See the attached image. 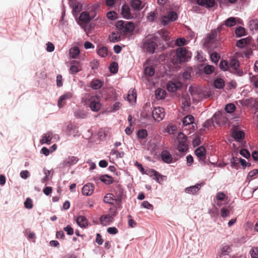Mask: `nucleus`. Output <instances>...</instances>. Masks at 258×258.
Returning a JSON list of instances; mask_svg holds the SVG:
<instances>
[{"instance_id":"32","label":"nucleus","mask_w":258,"mask_h":258,"mask_svg":"<svg viewBox=\"0 0 258 258\" xmlns=\"http://www.w3.org/2000/svg\"><path fill=\"white\" fill-rule=\"evenodd\" d=\"M80 52V49L78 47H72L70 49V56L73 58H77Z\"/></svg>"},{"instance_id":"23","label":"nucleus","mask_w":258,"mask_h":258,"mask_svg":"<svg viewBox=\"0 0 258 258\" xmlns=\"http://www.w3.org/2000/svg\"><path fill=\"white\" fill-rule=\"evenodd\" d=\"M76 222L82 228H86L88 226V220L83 216H79L76 220Z\"/></svg>"},{"instance_id":"59","label":"nucleus","mask_w":258,"mask_h":258,"mask_svg":"<svg viewBox=\"0 0 258 258\" xmlns=\"http://www.w3.org/2000/svg\"><path fill=\"white\" fill-rule=\"evenodd\" d=\"M231 251V248L228 245H225L222 249V254L223 255H228Z\"/></svg>"},{"instance_id":"22","label":"nucleus","mask_w":258,"mask_h":258,"mask_svg":"<svg viewBox=\"0 0 258 258\" xmlns=\"http://www.w3.org/2000/svg\"><path fill=\"white\" fill-rule=\"evenodd\" d=\"M113 220V217L110 215H102L100 218L101 224L103 225H107L110 224Z\"/></svg>"},{"instance_id":"40","label":"nucleus","mask_w":258,"mask_h":258,"mask_svg":"<svg viewBox=\"0 0 258 258\" xmlns=\"http://www.w3.org/2000/svg\"><path fill=\"white\" fill-rule=\"evenodd\" d=\"M236 107L235 105L233 103H229L227 104L225 106V111L229 113H232L234 112L235 110Z\"/></svg>"},{"instance_id":"50","label":"nucleus","mask_w":258,"mask_h":258,"mask_svg":"<svg viewBox=\"0 0 258 258\" xmlns=\"http://www.w3.org/2000/svg\"><path fill=\"white\" fill-rule=\"evenodd\" d=\"M210 57L213 62L216 63L219 61L220 56L218 53L213 52L211 54Z\"/></svg>"},{"instance_id":"42","label":"nucleus","mask_w":258,"mask_h":258,"mask_svg":"<svg viewBox=\"0 0 258 258\" xmlns=\"http://www.w3.org/2000/svg\"><path fill=\"white\" fill-rule=\"evenodd\" d=\"M177 130L176 126L173 124H169L166 128V131L169 134H174Z\"/></svg>"},{"instance_id":"27","label":"nucleus","mask_w":258,"mask_h":258,"mask_svg":"<svg viewBox=\"0 0 258 258\" xmlns=\"http://www.w3.org/2000/svg\"><path fill=\"white\" fill-rule=\"evenodd\" d=\"M195 121L194 117L191 115H188L182 119V123L184 126L192 124Z\"/></svg>"},{"instance_id":"24","label":"nucleus","mask_w":258,"mask_h":258,"mask_svg":"<svg viewBox=\"0 0 258 258\" xmlns=\"http://www.w3.org/2000/svg\"><path fill=\"white\" fill-rule=\"evenodd\" d=\"M144 73L146 75L152 77L155 74V69L153 66H146V64L144 63Z\"/></svg>"},{"instance_id":"34","label":"nucleus","mask_w":258,"mask_h":258,"mask_svg":"<svg viewBox=\"0 0 258 258\" xmlns=\"http://www.w3.org/2000/svg\"><path fill=\"white\" fill-rule=\"evenodd\" d=\"M100 180L102 182L107 184H110L113 181V178L107 175H103L101 176L100 177Z\"/></svg>"},{"instance_id":"64","label":"nucleus","mask_w":258,"mask_h":258,"mask_svg":"<svg viewBox=\"0 0 258 258\" xmlns=\"http://www.w3.org/2000/svg\"><path fill=\"white\" fill-rule=\"evenodd\" d=\"M185 39L183 38H177L176 40L175 43L176 45L180 46L185 45Z\"/></svg>"},{"instance_id":"20","label":"nucleus","mask_w":258,"mask_h":258,"mask_svg":"<svg viewBox=\"0 0 258 258\" xmlns=\"http://www.w3.org/2000/svg\"><path fill=\"white\" fill-rule=\"evenodd\" d=\"M201 187V184H196L195 185L191 186L190 187H186L185 189V192L186 193L194 195L197 194L200 189Z\"/></svg>"},{"instance_id":"61","label":"nucleus","mask_w":258,"mask_h":258,"mask_svg":"<svg viewBox=\"0 0 258 258\" xmlns=\"http://www.w3.org/2000/svg\"><path fill=\"white\" fill-rule=\"evenodd\" d=\"M63 230L67 232V234L69 235H72L74 234V229L69 225L67 226L66 227H64Z\"/></svg>"},{"instance_id":"6","label":"nucleus","mask_w":258,"mask_h":258,"mask_svg":"<svg viewBox=\"0 0 258 258\" xmlns=\"http://www.w3.org/2000/svg\"><path fill=\"white\" fill-rule=\"evenodd\" d=\"M227 120L226 114L220 112L215 113L212 118V122L219 125L226 123Z\"/></svg>"},{"instance_id":"58","label":"nucleus","mask_w":258,"mask_h":258,"mask_svg":"<svg viewBox=\"0 0 258 258\" xmlns=\"http://www.w3.org/2000/svg\"><path fill=\"white\" fill-rule=\"evenodd\" d=\"M141 206H142L143 208H146V209H150V210H152L153 209V206L152 204H151L150 203H149L147 201H144L142 203Z\"/></svg>"},{"instance_id":"57","label":"nucleus","mask_w":258,"mask_h":258,"mask_svg":"<svg viewBox=\"0 0 258 258\" xmlns=\"http://www.w3.org/2000/svg\"><path fill=\"white\" fill-rule=\"evenodd\" d=\"M240 154L243 157H244L247 159L249 157H250V153L249 152V151L247 150H246L245 149H241L240 151Z\"/></svg>"},{"instance_id":"17","label":"nucleus","mask_w":258,"mask_h":258,"mask_svg":"<svg viewBox=\"0 0 258 258\" xmlns=\"http://www.w3.org/2000/svg\"><path fill=\"white\" fill-rule=\"evenodd\" d=\"M103 201L104 203L110 205H117V201L115 199L114 195L113 194L108 193L104 197Z\"/></svg>"},{"instance_id":"19","label":"nucleus","mask_w":258,"mask_h":258,"mask_svg":"<svg viewBox=\"0 0 258 258\" xmlns=\"http://www.w3.org/2000/svg\"><path fill=\"white\" fill-rule=\"evenodd\" d=\"M141 167V171L143 173L150 174V175L153 177L154 179L156 180V181H159V177H161V176L159 174V173L154 169H150L149 170V173H146V172H144V168L141 165H140Z\"/></svg>"},{"instance_id":"9","label":"nucleus","mask_w":258,"mask_h":258,"mask_svg":"<svg viewBox=\"0 0 258 258\" xmlns=\"http://www.w3.org/2000/svg\"><path fill=\"white\" fill-rule=\"evenodd\" d=\"M182 86V84L179 81H171L167 85V89L170 92H174L180 89Z\"/></svg>"},{"instance_id":"56","label":"nucleus","mask_w":258,"mask_h":258,"mask_svg":"<svg viewBox=\"0 0 258 258\" xmlns=\"http://www.w3.org/2000/svg\"><path fill=\"white\" fill-rule=\"evenodd\" d=\"M106 16L108 19L113 20L116 18V13L114 11H110L107 13Z\"/></svg>"},{"instance_id":"62","label":"nucleus","mask_w":258,"mask_h":258,"mask_svg":"<svg viewBox=\"0 0 258 258\" xmlns=\"http://www.w3.org/2000/svg\"><path fill=\"white\" fill-rule=\"evenodd\" d=\"M181 101L184 107H189L190 104L188 98L185 97H182Z\"/></svg>"},{"instance_id":"1","label":"nucleus","mask_w":258,"mask_h":258,"mask_svg":"<svg viewBox=\"0 0 258 258\" xmlns=\"http://www.w3.org/2000/svg\"><path fill=\"white\" fill-rule=\"evenodd\" d=\"M116 28L126 34L133 31L135 29L134 23L131 22L118 21L116 24Z\"/></svg>"},{"instance_id":"14","label":"nucleus","mask_w":258,"mask_h":258,"mask_svg":"<svg viewBox=\"0 0 258 258\" xmlns=\"http://www.w3.org/2000/svg\"><path fill=\"white\" fill-rule=\"evenodd\" d=\"M94 190V186L92 183H87L85 185L82 190V192L84 196H90L93 192Z\"/></svg>"},{"instance_id":"52","label":"nucleus","mask_w":258,"mask_h":258,"mask_svg":"<svg viewBox=\"0 0 258 258\" xmlns=\"http://www.w3.org/2000/svg\"><path fill=\"white\" fill-rule=\"evenodd\" d=\"M136 94L134 93L133 91L132 92V94L129 93L127 96V100L130 103H132L136 100Z\"/></svg>"},{"instance_id":"43","label":"nucleus","mask_w":258,"mask_h":258,"mask_svg":"<svg viewBox=\"0 0 258 258\" xmlns=\"http://www.w3.org/2000/svg\"><path fill=\"white\" fill-rule=\"evenodd\" d=\"M147 131L145 129L139 130L137 134L138 138L141 139H144L146 138L147 136Z\"/></svg>"},{"instance_id":"13","label":"nucleus","mask_w":258,"mask_h":258,"mask_svg":"<svg viewBox=\"0 0 258 258\" xmlns=\"http://www.w3.org/2000/svg\"><path fill=\"white\" fill-rule=\"evenodd\" d=\"M73 96L72 92H67L64 94L61 95L58 99L57 105L59 108L62 107L66 104V100L70 99Z\"/></svg>"},{"instance_id":"51","label":"nucleus","mask_w":258,"mask_h":258,"mask_svg":"<svg viewBox=\"0 0 258 258\" xmlns=\"http://www.w3.org/2000/svg\"><path fill=\"white\" fill-rule=\"evenodd\" d=\"M32 201L30 198H27L24 202V206L26 208L30 209L33 207Z\"/></svg>"},{"instance_id":"49","label":"nucleus","mask_w":258,"mask_h":258,"mask_svg":"<svg viewBox=\"0 0 258 258\" xmlns=\"http://www.w3.org/2000/svg\"><path fill=\"white\" fill-rule=\"evenodd\" d=\"M167 15L172 22L176 21L178 18L177 14L174 11L169 12Z\"/></svg>"},{"instance_id":"41","label":"nucleus","mask_w":258,"mask_h":258,"mask_svg":"<svg viewBox=\"0 0 258 258\" xmlns=\"http://www.w3.org/2000/svg\"><path fill=\"white\" fill-rule=\"evenodd\" d=\"M97 53L98 55L102 57L106 56L108 53V50L107 47L105 46H103L100 48L98 51Z\"/></svg>"},{"instance_id":"29","label":"nucleus","mask_w":258,"mask_h":258,"mask_svg":"<svg viewBox=\"0 0 258 258\" xmlns=\"http://www.w3.org/2000/svg\"><path fill=\"white\" fill-rule=\"evenodd\" d=\"M52 138V134L51 132H47L45 135L43 137L41 142L43 143H46L47 144H50L51 143V140Z\"/></svg>"},{"instance_id":"44","label":"nucleus","mask_w":258,"mask_h":258,"mask_svg":"<svg viewBox=\"0 0 258 258\" xmlns=\"http://www.w3.org/2000/svg\"><path fill=\"white\" fill-rule=\"evenodd\" d=\"M214 71V67L211 65H207L204 68V72L207 75L211 74Z\"/></svg>"},{"instance_id":"12","label":"nucleus","mask_w":258,"mask_h":258,"mask_svg":"<svg viewBox=\"0 0 258 258\" xmlns=\"http://www.w3.org/2000/svg\"><path fill=\"white\" fill-rule=\"evenodd\" d=\"M206 149L203 146L197 148L195 151V153L199 160L204 163L205 162L206 158Z\"/></svg>"},{"instance_id":"47","label":"nucleus","mask_w":258,"mask_h":258,"mask_svg":"<svg viewBox=\"0 0 258 258\" xmlns=\"http://www.w3.org/2000/svg\"><path fill=\"white\" fill-rule=\"evenodd\" d=\"M75 116L78 118H85L87 114L83 110H79L75 112Z\"/></svg>"},{"instance_id":"60","label":"nucleus","mask_w":258,"mask_h":258,"mask_svg":"<svg viewBox=\"0 0 258 258\" xmlns=\"http://www.w3.org/2000/svg\"><path fill=\"white\" fill-rule=\"evenodd\" d=\"M258 173V169H254L249 172L247 175V178L251 179L254 178V176Z\"/></svg>"},{"instance_id":"39","label":"nucleus","mask_w":258,"mask_h":258,"mask_svg":"<svg viewBox=\"0 0 258 258\" xmlns=\"http://www.w3.org/2000/svg\"><path fill=\"white\" fill-rule=\"evenodd\" d=\"M102 82L99 80H94L91 82V87L94 89H98L101 87Z\"/></svg>"},{"instance_id":"8","label":"nucleus","mask_w":258,"mask_h":258,"mask_svg":"<svg viewBox=\"0 0 258 258\" xmlns=\"http://www.w3.org/2000/svg\"><path fill=\"white\" fill-rule=\"evenodd\" d=\"M90 107L93 111H98L101 108V104L99 102V99L96 96H92L89 99Z\"/></svg>"},{"instance_id":"54","label":"nucleus","mask_w":258,"mask_h":258,"mask_svg":"<svg viewBox=\"0 0 258 258\" xmlns=\"http://www.w3.org/2000/svg\"><path fill=\"white\" fill-rule=\"evenodd\" d=\"M251 256L252 258H258V247L252 248L250 251Z\"/></svg>"},{"instance_id":"21","label":"nucleus","mask_w":258,"mask_h":258,"mask_svg":"<svg viewBox=\"0 0 258 258\" xmlns=\"http://www.w3.org/2000/svg\"><path fill=\"white\" fill-rule=\"evenodd\" d=\"M114 197L117 201V205H119L122 200L123 190L119 187H118L116 189L114 190Z\"/></svg>"},{"instance_id":"33","label":"nucleus","mask_w":258,"mask_h":258,"mask_svg":"<svg viewBox=\"0 0 258 258\" xmlns=\"http://www.w3.org/2000/svg\"><path fill=\"white\" fill-rule=\"evenodd\" d=\"M158 33L160 35L163 40L167 41L169 40V32L164 29H161L158 31Z\"/></svg>"},{"instance_id":"37","label":"nucleus","mask_w":258,"mask_h":258,"mask_svg":"<svg viewBox=\"0 0 258 258\" xmlns=\"http://www.w3.org/2000/svg\"><path fill=\"white\" fill-rule=\"evenodd\" d=\"M235 33L237 37H241L245 35V30L243 27L239 26L235 29Z\"/></svg>"},{"instance_id":"36","label":"nucleus","mask_w":258,"mask_h":258,"mask_svg":"<svg viewBox=\"0 0 258 258\" xmlns=\"http://www.w3.org/2000/svg\"><path fill=\"white\" fill-rule=\"evenodd\" d=\"M225 86V82L222 79L218 78L214 81V86L217 89H222Z\"/></svg>"},{"instance_id":"46","label":"nucleus","mask_w":258,"mask_h":258,"mask_svg":"<svg viewBox=\"0 0 258 258\" xmlns=\"http://www.w3.org/2000/svg\"><path fill=\"white\" fill-rule=\"evenodd\" d=\"M110 71L113 74H116L118 71V64L116 62H113L109 67Z\"/></svg>"},{"instance_id":"35","label":"nucleus","mask_w":258,"mask_h":258,"mask_svg":"<svg viewBox=\"0 0 258 258\" xmlns=\"http://www.w3.org/2000/svg\"><path fill=\"white\" fill-rule=\"evenodd\" d=\"M121 14L124 17L128 18L130 16V9L128 6L123 5L122 7Z\"/></svg>"},{"instance_id":"7","label":"nucleus","mask_w":258,"mask_h":258,"mask_svg":"<svg viewBox=\"0 0 258 258\" xmlns=\"http://www.w3.org/2000/svg\"><path fill=\"white\" fill-rule=\"evenodd\" d=\"M152 116L155 120L158 122L161 121L165 116L164 108L160 107L154 108L152 111Z\"/></svg>"},{"instance_id":"5","label":"nucleus","mask_w":258,"mask_h":258,"mask_svg":"<svg viewBox=\"0 0 258 258\" xmlns=\"http://www.w3.org/2000/svg\"><path fill=\"white\" fill-rule=\"evenodd\" d=\"M186 50L185 48L179 47L177 49L175 58H173V61L175 63H180L184 62L186 60Z\"/></svg>"},{"instance_id":"3","label":"nucleus","mask_w":258,"mask_h":258,"mask_svg":"<svg viewBox=\"0 0 258 258\" xmlns=\"http://www.w3.org/2000/svg\"><path fill=\"white\" fill-rule=\"evenodd\" d=\"M96 16L95 11H93L90 13H89L88 12H83L81 13L78 20L79 24L83 27L84 25H85L91 21V20L93 19Z\"/></svg>"},{"instance_id":"48","label":"nucleus","mask_w":258,"mask_h":258,"mask_svg":"<svg viewBox=\"0 0 258 258\" xmlns=\"http://www.w3.org/2000/svg\"><path fill=\"white\" fill-rule=\"evenodd\" d=\"M226 195L223 192L220 191L217 193L216 196V200L217 201H223L225 199Z\"/></svg>"},{"instance_id":"28","label":"nucleus","mask_w":258,"mask_h":258,"mask_svg":"<svg viewBox=\"0 0 258 258\" xmlns=\"http://www.w3.org/2000/svg\"><path fill=\"white\" fill-rule=\"evenodd\" d=\"M166 94V91L162 89L158 88L155 91V96L157 99H162L164 98Z\"/></svg>"},{"instance_id":"26","label":"nucleus","mask_w":258,"mask_h":258,"mask_svg":"<svg viewBox=\"0 0 258 258\" xmlns=\"http://www.w3.org/2000/svg\"><path fill=\"white\" fill-rule=\"evenodd\" d=\"M250 42V39L249 38H245L241 39L237 41L236 43V46L240 48H243L245 47L247 44Z\"/></svg>"},{"instance_id":"45","label":"nucleus","mask_w":258,"mask_h":258,"mask_svg":"<svg viewBox=\"0 0 258 258\" xmlns=\"http://www.w3.org/2000/svg\"><path fill=\"white\" fill-rule=\"evenodd\" d=\"M239 61L236 59H233L231 60L230 66L234 70H237L239 67Z\"/></svg>"},{"instance_id":"53","label":"nucleus","mask_w":258,"mask_h":258,"mask_svg":"<svg viewBox=\"0 0 258 258\" xmlns=\"http://www.w3.org/2000/svg\"><path fill=\"white\" fill-rule=\"evenodd\" d=\"M219 67L221 70L223 71H227L229 68L228 62L226 60L221 61Z\"/></svg>"},{"instance_id":"2","label":"nucleus","mask_w":258,"mask_h":258,"mask_svg":"<svg viewBox=\"0 0 258 258\" xmlns=\"http://www.w3.org/2000/svg\"><path fill=\"white\" fill-rule=\"evenodd\" d=\"M221 26H219L217 29L212 30L206 38L204 42V45L207 47H211L212 44H214L217 40L218 33L221 31Z\"/></svg>"},{"instance_id":"55","label":"nucleus","mask_w":258,"mask_h":258,"mask_svg":"<svg viewBox=\"0 0 258 258\" xmlns=\"http://www.w3.org/2000/svg\"><path fill=\"white\" fill-rule=\"evenodd\" d=\"M170 22L172 21H170L167 15H164L162 17L161 22L164 26L168 25Z\"/></svg>"},{"instance_id":"4","label":"nucleus","mask_w":258,"mask_h":258,"mask_svg":"<svg viewBox=\"0 0 258 258\" xmlns=\"http://www.w3.org/2000/svg\"><path fill=\"white\" fill-rule=\"evenodd\" d=\"M177 139L178 140V150L181 152H186L188 149L187 145L186 144V136L180 132L178 135Z\"/></svg>"},{"instance_id":"11","label":"nucleus","mask_w":258,"mask_h":258,"mask_svg":"<svg viewBox=\"0 0 258 258\" xmlns=\"http://www.w3.org/2000/svg\"><path fill=\"white\" fill-rule=\"evenodd\" d=\"M70 68L69 72L72 75H74L82 70V66L80 61L73 60L70 62Z\"/></svg>"},{"instance_id":"63","label":"nucleus","mask_w":258,"mask_h":258,"mask_svg":"<svg viewBox=\"0 0 258 258\" xmlns=\"http://www.w3.org/2000/svg\"><path fill=\"white\" fill-rule=\"evenodd\" d=\"M56 85L58 87H60L63 85L62 77L61 75H58L56 77Z\"/></svg>"},{"instance_id":"38","label":"nucleus","mask_w":258,"mask_h":258,"mask_svg":"<svg viewBox=\"0 0 258 258\" xmlns=\"http://www.w3.org/2000/svg\"><path fill=\"white\" fill-rule=\"evenodd\" d=\"M109 40L111 42H117L120 40V35L118 33L112 32L109 36Z\"/></svg>"},{"instance_id":"18","label":"nucleus","mask_w":258,"mask_h":258,"mask_svg":"<svg viewBox=\"0 0 258 258\" xmlns=\"http://www.w3.org/2000/svg\"><path fill=\"white\" fill-rule=\"evenodd\" d=\"M196 2L198 5L206 8H212L215 4V0H196Z\"/></svg>"},{"instance_id":"31","label":"nucleus","mask_w":258,"mask_h":258,"mask_svg":"<svg viewBox=\"0 0 258 258\" xmlns=\"http://www.w3.org/2000/svg\"><path fill=\"white\" fill-rule=\"evenodd\" d=\"M236 24V19L234 17H230L225 21L224 24L229 27L235 26Z\"/></svg>"},{"instance_id":"16","label":"nucleus","mask_w":258,"mask_h":258,"mask_svg":"<svg viewBox=\"0 0 258 258\" xmlns=\"http://www.w3.org/2000/svg\"><path fill=\"white\" fill-rule=\"evenodd\" d=\"M78 161V158L75 156H71L69 157L68 158L66 159L65 160L63 161L62 163V165L63 167L64 166H70L72 165H74L77 163Z\"/></svg>"},{"instance_id":"30","label":"nucleus","mask_w":258,"mask_h":258,"mask_svg":"<svg viewBox=\"0 0 258 258\" xmlns=\"http://www.w3.org/2000/svg\"><path fill=\"white\" fill-rule=\"evenodd\" d=\"M142 2L141 0H132L131 1V6L136 10H140L142 8Z\"/></svg>"},{"instance_id":"10","label":"nucleus","mask_w":258,"mask_h":258,"mask_svg":"<svg viewBox=\"0 0 258 258\" xmlns=\"http://www.w3.org/2000/svg\"><path fill=\"white\" fill-rule=\"evenodd\" d=\"M157 47V44L154 41L148 40L144 43L143 48L146 51L153 53Z\"/></svg>"},{"instance_id":"25","label":"nucleus","mask_w":258,"mask_h":258,"mask_svg":"<svg viewBox=\"0 0 258 258\" xmlns=\"http://www.w3.org/2000/svg\"><path fill=\"white\" fill-rule=\"evenodd\" d=\"M232 137L235 140L239 141L244 138V133L242 131H235L232 133Z\"/></svg>"},{"instance_id":"15","label":"nucleus","mask_w":258,"mask_h":258,"mask_svg":"<svg viewBox=\"0 0 258 258\" xmlns=\"http://www.w3.org/2000/svg\"><path fill=\"white\" fill-rule=\"evenodd\" d=\"M161 158L163 162L168 164L171 163L173 160L172 155L166 150H163L162 151L161 153Z\"/></svg>"}]
</instances>
